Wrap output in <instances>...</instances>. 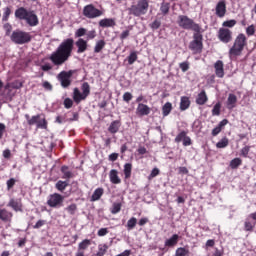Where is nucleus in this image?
<instances>
[{
    "mask_svg": "<svg viewBox=\"0 0 256 256\" xmlns=\"http://www.w3.org/2000/svg\"><path fill=\"white\" fill-rule=\"evenodd\" d=\"M75 47V40L73 38H67L63 40L54 52L49 56V60L55 67H61L64 63H67L73 55V49Z\"/></svg>",
    "mask_w": 256,
    "mask_h": 256,
    "instance_id": "nucleus-1",
    "label": "nucleus"
},
{
    "mask_svg": "<svg viewBox=\"0 0 256 256\" xmlns=\"http://www.w3.org/2000/svg\"><path fill=\"white\" fill-rule=\"evenodd\" d=\"M245 45H247V37H245V34H239L236 37L233 46L229 50V58L231 61H235L237 60V57H241V55H243Z\"/></svg>",
    "mask_w": 256,
    "mask_h": 256,
    "instance_id": "nucleus-2",
    "label": "nucleus"
},
{
    "mask_svg": "<svg viewBox=\"0 0 256 256\" xmlns=\"http://www.w3.org/2000/svg\"><path fill=\"white\" fill-rule=\"evenodd\" d=\"M177 24L181 29H185L186 31H193L194 33H199L203 29L201 25L197 24L187 15H179Z\"/></svg>",
    "mask_w": 256,
    "mask_h": 256,
    "instance_id": "nucleus-3",
    "label": "nucleus"
},
{
    "mask_svg": "<svg viewBox=\"0 0 256 256\" xmlns=\"http://www.w3.org/2000/svg\"><path fill=\"white\" fill-rule=\"evenodd\" d=\"M31 39H33L31 34L22 30H15L10 35V40L15 45H26L27 43H31Z\"/></svg>",
    "mask_w": 256,
    "mask_h": 256,
    "instance_id": "nucleus-4",
    "label": "nucleus"
},
{
    "mask_svg": "<svg viewBox=\"0 0 256 256\" xmlns=\"http://www.w3.org/2000/svg\"><path fill=\"white\" fill-rule=\"evenodd\" d=\"M189 49L194 55L202 53L203 51V28L200 32H194L193 40L189 44Z\"/></svg>",
    "mask_w": 256,
    "mask_h": 256,
    "instance_id": "nucleus-5",
    "label": "nucleus"
},
{
    "mask_svg": "<svg viewBox=\"0 0 256 256\" xmlns=\"http://www.w3.org/2000/svg\"><path fill=\"white\" fill-rule=\"evenodd\" d=\"M129 15H134V17H141V15H146L149 11V1L148 0H138L136 5H132L128 8Z\"/></svg>",
    "mask_w": 256,
    "mask_h": 256,
    "instance_id": "nucleus-6",
    "label": "nucleus"
},
{
    "mask_svg": "<svg viewBox=\"0 0 256 256\" xmlns=\"http://www.w3.org/2000/svg\"><path fill=\"white\" fill-rule=\"evenodd\" d=\"M82 14L86 19H97L103 15V11L97 9L93 4H88L84 6Z\"/></svg>",
    "mask_w": 256,
    "mask_h": 256,
    "instance_id": "nucleus-7",
    "label": "nucleus"
},
{
    "mask_svg": "<svg viewBox=\"0 0 256 256\" xmlns=\"http://www.w3.org/2000/svg\"><path fill=\"white\" fill-rule=\"evenodd\" d=\"M64 197L59 193L51 194L47 200V205L57 209L63 205Z\"/></svg>",
    "mask_w": 256,
    "mask_h": 256,
    "instance_id": "nucleus-8",
    "label": "nucleus"
},
{
    "mask_svg": "<svg viewBox=\"0 0 256 256\" xmlns=\"http://www.w3.org/2000/svg\"><path fill=\"white\" fill-rule=\"evenodd\" d=\"M71 77H73V70L62 71L58 74L57 79L60 81L61 86L67 89L71 85Z\"/></svg>",
    "mask_w": 256,
    "mask_h": 256,
    "instance_id": "nucleus-9",
    "label": "nucleus"
},
{
    "mask_svg": "<svg viewBox=\"0 0 256 256\" xmlns=\"http://www.w3.org/2000/svg\"><path fill=\"white\" fill-rule=\"evenodd\" d=\"M218 39H220L222 43H230L233 39V32L227 28H220L218 31Z\"/></svg>",
    "mask_w": 256,
    "mask_h": 256,
    "instance_id": "nucleus-10",
    "label": "nucleus"
},
{
    "mask_svg": "<svg viewBox=\"0 0 256 256\" xmlns=\"http://www.w3.org/2000/svg\"><path fill=\"white\" fill-rule=\"evenodd\" d=\"M215 11V15L222 19V17H224L227 14V2L225 0L219 1L216 4Z\"/></svg>",
    "mask_w": 256,
    "mask_h": 256,
    "instance_id": "nucleus-11",
    "label": "nucleus"
},
{
    "mask_svg": "<svg viewBox=\"0 0 256 256\" xmlns=\"http://www.w3.org/2000/svg\"><path fill=\"white\" fill-rule=\"evenodd\" d=\"M151 113V108L147 106L146 104L139 103L136 108V115L138 117H145Z\"/></svg>",
    "mask_w": 256,
    "mask_h": 256,
    "instance_id": "nucleus-12",
    "label": "nucleus"
},
{
    "mask_svg": "<svg viewBox=\"0 0 256 256\" xmlns=\"http://www.w3.org/2000/svg\"><path fill=\"white\" fill-rule=\"evenodd\" d=\"M25 21L28 23V25H30V27H36V25H39V18L33 11L28 12V16L26 17Z\"/></svg>",
    "mask_w": 256,
    "mask_h": 256,
    "instance_id": "nucleus-13",
    "label": "nucleus"
},
{
    "mask_svg": "<svg viewBox=\"0 0 256 256\" xmlns=\"http://www.w3.org/2000/svg\"><path fill=\"white\" fill-rule=\"evenodd\" d=\"M223 67H224L223 61L221 60H217L214 64L216 76L219 77L220 79H223V77H225V70Z\"/></svg>",
    "mask_w": 256,
    "mask_h": 256,
    "instance_id": "nucleus-14",
    "label": "nucleus"
},
{
    "mask_svg": "<svg viewBox=\"0 0 256 256\" xmlns=\"http://www.w3.org/2000/svg\"><path fill=\"white\" fill-rule=\"evenodd\" d=\"M7 207H11V209H13L16 212L23 211V204L19 199L11 198L9 203L7 204Z\"/></svg>",
    "mask_w": 256,
    "mask_h": 256,
    "instance_id": "nucleus-15",
    "label": "nucleus"
},
{
    "mask_svg": "<svg viewBox=\"0 0 256 256\" xmlns=\"http://www.w3.org/2000/svg\"><path fill=\"white\" fill-rule=\"evenodd\" d=\"M11 219H13V213L9 212L7 209H0V220L4 223L11 222Z\"/></svg>",
    "mask_w": 256,
    "mask_h": 256,
    "instance_id": "nucleus-16",
    "label": "nucleus"
},
{
    "mask_svg": "<svg viewBox=\"0 0 256 256\" xmlns=\"http://www.w3.org/2000/svg\"><path fill=\"white\" fill-rule=\"evenodd\" d=\"M28 15L29 11H27V9H25L24 7H20L15 11L16 19H20L21 21H25Z\"/></svg>",
    "mask_w": 256,
    "mask_h": 256,
    "instance_id": "nucleus-17",
    "label": "nucleus"
},
{
    "mask_svg": "<svg viewBox=\"0 0 256 256\" xmlns=\"http://www.w3.org/2000/svg\"><path fill=\"white\" fill-rule=\"evenodd\" d=\"M229 123V120L223 119L222 121L219 122V124L212 130V136L217 137L218 134L221 133L223 130V127Z\"/></svg>",
    "mask_w": 256,
    "mask_h": 256,
    "instance_id": "nucleus-18",
    "label": "nucleus"
},
{
    "mask_svg": "<svg viewBox=\"0 0 256 256\" xmlns=\"http://www.w3.org/2000/svg\"><path fill=\"white\" fill-rule=\"evenodd\" d=\"M77 49V53H85L87 51V40L80 38L75 43Z\"/></svg>",
    "mask_w": 256,
    "mask_h": 256,
    "instance_id": "nucleus-19",
    "label": "nucleus"
},
{
    "mask_svg": "<svg viewBox=\"0 0 256 256\" xmlns=\"http://www.w3.org/2000/svg\"><path fill=\"white\" fill-rule=\"evenodd\" d=\"M109 179L113 185H119L121 183V178H119V172L115 169H112L109 173Z\"/></svg>",
    "mask_w": 256,
    "mask_h": 256,
    "instance_id": "nucleus-20",
    "label": "nucleus"
},
{
    "mask_svg": "<svg viewBox=\"0 0 256 256\" xmlns=\"http://www.w3.org/2000/svg\"><path fill=\"white\" fill-rule=\"evenodd\" d=\"M226 105L227 109H235L237 105V96L235 94H229Z\"/></svg>",
    "mask_w": 256,
    "mask_h": 256,
    "instance_id": "nucleus-21",
    "label": "nucleus"
},
{
    "mask_svg": "<svg viewBox=\"0 0 256 256\" xmlns=\"http://www.w3.org/2000/svg\"><path fill=\"white\" fill-rule=\"evenodd\" d=\"M84 95V93H81V91H79V88H74L73 99L75 103H81V101H85V99H87V96Z\"/></svg>",
    "mask_w": 256,
    "mask_h": 256,
    "instance_id": "nucleus-22",
    "label": "nucleus"
},
{
    "mask_svg": "<svg viewBox=\"0 0 256 256\" xmlns=\"http://www.w3.org/2000/svg\"><path fill=\"white\" fill-rule=\"evenodd\" d=\"M190 106H191V100H189V97L182 96L180 100V110L187 111V109H189Z\"/></svg>",
    "mask_w": 256,
    "mask_h": 256,
    "instance_id": "nucleus-23",
    "label": "nucleus"
},
{
    "mask_svg": "<svg viewBox=\"0 0 256 256\" xmlns=\"http://www.w3.org/2000/svg\"><path fill=\"white\" fill-rule=\"evenodd\" d=\"M116 23L113 18H105L99 21V27H115Z\"/></svg>",
    "mask_w": 256,
    "mask_h": 256,
    "instance_id": "nucleus-24",
    "label": "nucleus"
},
{
    "mask_svg": "<svg viewBox=\"0 0 256 256\" xmlns=\"http://www.w3.org/2000/svg\"><path fill=\"white\" fill-rule=\"evenodd\" d=\"M207 93L205 90H202L199 94L198 97L196 98V103L197 105H205L208 101Z\"/></svg>",
    "mask_w": 256,
    "mask_h": 256,
    "instance_id": "nucleus-25",
    "label": "nucleus"
},
{
    "mask_svg": "<svg viewBox=\"0 0 256 256\" xmlns=\"http://www.w3.org/2000/svg\"><path fill=\"white\" fill-rule=\"evenodd\" d=\"M179 243V235L174 234L171 238L165 241V247H175Z\"/></svg>",
    "mask_w": 256,
    "mask_h": 256,
    "instance_id": "nucleus-26",
    "label": "nucleus"
},
{
    "mask_svg": "<svg viewBox=\"0 0 256 256\" xmlns=\"http://www.w3.org/2000/svg\"><path fill=\"white\" fill-rule=\"evenodd\" d=\"M104 193H105V190L103 188H97L91 196V201H99V199L103 197Z\"/></svg>",
    "mask_w": 256,
    "mask_h": 256,
    "instance_id": "nucleus-27",
    "label": "nucleus"
},
{
    "mask_svg": "<svg viewBox=\"0 0 256 256\" xmlns=\"http://www.w3.org/2000/svg\"><path fill=\"white\" fill-rule=\"evenodd\" d=\"M119 127H121V122L119 120L113 121L108 127L109 133H117L119 131Z\"/></svg>",
    "mask_w": 256,
    "mask_h": 256,
    "instance_id": "nucleus-28",
    "label": "nucleus"
},
{
    "mask_svg": "<svg viewBox=\"0 0 256 256\" xmlns=\"http://www.w3.org/2000/svg\"><path fill=\"white\" fill-rule=\"evenodd\" d=\"M55 187H56L57 191H60L61 193H63V191H65L67 189V187H69V182L68 181L59 180L55 184Z\"/></svg>",
    "mask_w": 256,
    "mask_h": 256,
    "instance_id": "nucleus-29",
    "label": "nucleus"
},
{
    "mask_svg": "<svg viewBox=\"0 0 256 256\" xmlns=\"http://www.w3.org/2000/svg\"><path fill=\"white\" fill-rule=\"evenodd\" d=\"M61 173L63 174L62 179H72L73 172L69 171V166H62Z\"/></svg>",
    "mask_w": 256,
    "mask_h": 256,
    "instance_id": "nucleus-30",
    "label": "nucleus"
},
{
    "mask_svg": "<svg viewBox=\"0 0 256 256\" xmlns=\"http://www.w3.org/2000/svg\"><path fill=\"white\" fill-rule=\"evenodd\" d=\"M173 110V104L171 102H166L162 107V115L163 117H167L169 113Z\"/></svg>",
    "mask_w": 256,
    "mask_h": 256,
    "instance_id": "nucleus-31",
    "label": "nucleus"
},
{
    "mask_svg": "<svg viewBox=\"0 0 256 256\" xmlns=\"http://www.w3.org/2000/svg\"><path fill=\"white\" fill-rule=\"evenodd\" d=\"M105 40H99L96 42V45L94 47V53H101L103 49H105Z\"/></svg>",
    "mask_w": 256,
    "mask_h": 256,
    "instance_id": "nucleus-32",
    "label": "nucleus"
},
{
    "mask_svg": "<svg viewBox=\"0 0 256 256\" xmlns=\"http://www.w3.org/2000/svg\"><path fill=\"white\" fill-rule=\"evenodd\" d=\"M133 170V165L131 163H126L124 165V175L125 179H129L131 177V171Z\"/></svg>",
    "mask_w": 256,
    "mask_h": 256,
    "instance_id": "nucleus-33",
    "label": "nucleus"
},
{
    "mask_svg": "<svg viewBox=\"0 0 256 256\" xmlns=\"http://www.w3.org/2000/svg\"><path fill=\"white\" fill-rule=\"evenodd\" d=\"M89 245H91V240L85 239V240H83L82 242L79 243L78 249L80 251H85V249L89 248Z\"/></svg>",
    "mask_w": 256,
    "mask_h": 256,
    "instance_id": "nucleus-34",
    "label": "nucleus"
},
{
    "mask_svg": "<svg viewBox=\"0 0 256 256\" xmlns=\"http://www.w3.org/2000/svg\"><path fill=\"white\" fill-rule=\"evenodd\" d=\"M82 94H84V97H89V93H91V86L87 82H84L81 86Z\"/></svg>",
    "mask_w": 256,
    "mask_h": 256,
    "instance_id": "nucleus-35",
    "label": "nucleus"
},
{
    "mask_svg": "<svg viewBox=\"0 0 256 256\" xmlns=\"http://www.w3.org/2000/svg\"><path fill=\"white\" fill-rule=\"evenodd\" d=\"M227 145H229V139H227V137H224L216 144V147L217 149H225Z\"/></svg>",
    "mask_w": 256,
    "mask_h": 256,
    "instance_id": "nucleus-36",
    "label": "nucleus"
},
{
    "mask_svg": "<svg viewBox=\"0 0 256 256\" xmlns=\"http://www.w3.org/2000/svg\"><path fill=\"white\" fill-rule=\"evenodd\" d=\"M136 225H137V218L132 217L128 220L126 227L128 231H131V229H135Z\"/></svg>",
    "mask_w": 256,
    "mask_h": 256,
    "instance_id": "nucleus-37",
    "label": "nucleus"
},
{
    "mask_svg": "<svg viewBox=\"0 0 256 256\" xmlns=\"http://www.w3.org/2000/svg\"><path fill=\"white\" fill-rule=\"evenodd\" d=\"M189 255V249L185 247H180L176 249L175 256H188Z\"/></svg>",
    "mask_w": 256,
    "mask_h": 256,
    "instance_id": "nucleus-38",
    "label": "nucleus"
},
{
    "mask_svg": "<svg viewBox=\"0 0 256 256\" xmlns=\"http://www.w3.org/2000/svg\"><path fill=\"white\" fill-rule=\"evenodd\" d=\"M107 249H109V247L106 244L99 245L98 252H97L96 256H104L105 253H107Z\"/></svg>",
    "mask_w": 256,
    "mask_h": 256,
    "instance_id": "nucleus-39",
    "label": "nucleus"
},
{
    "mask_svg": "<svg viewBox=\"0 0 256 256\" xmlns=\"http://www.w3.org/2000/svg\"><path fill=\"white\" fill-rule=\"evenodd\" d=\"M212 115L213 116H219L221 115V102H218L214 105L212 109Z\"/></svg>",
    "mask_w": 256,
    "mask_h": 256,
    "instance_id": "nucleus-40",
    "label": "nucleus"
},
{
    "mask_svg": "<svg viewBox=\"0 0 256 256\" xmlns=\"http://www.w3.org/2000/svg\"><path fill=\"white\" fill-rule=\"evenodd\" d=\"M36 126L38 129H47V120L39 118Z\"/></svg>",
    "mask_w": 256,
    "mask_h": 256,
    "instance_id": "nucleus-41",
    "label": "nucleus"
},
{
    "mask_svg": "<svg viewBox=\"0 0 256 256\" xmlns=\"http://www.w3.org/2000/svg\"><path fill=\"white\" fill-rule=\"evenodd\" d=\"M187 137V131H181L176 137H175V143H181L185 138Z\"/></svg>",
    "mask_w": 256,
    "mask_h": 256,
    "instance_id": "nucleus-42",
    "label": "nucleus"
},
{
    "mask_svg": "<svg viewBox=\"0 0 256 256\" xmlns=\"http://www.w3.org/2000/svg\"><path fill=\"white\" fill-rule=\"evenodd\" d=\"M11 15V8L6 7L4 8L3 16H2V21L7 22L9 21V16Z\"/></svg>",
    "mask_w": 256,
    "mask_h": 256,
    "instance_id": "nucleus-43",
    "label": "nucleus"
},
{
    "mask_svg": "<svg viewBox=\"0 0 256 256\" xmlns=\"http://www.w3.org/2000/svg\"><path fill=\"white\" fill-rule=\"evenodd\" d=\"M239 165H241V158H234L230 162L231 169H237V167H239Z\"/></svg>",
    "mask_w": 256,
    "mask_h": 256,
    "instance_id": "nucleus-44",
    "label": "nucleus"
},
{
    "mask_svg": "<svg viewBox=\"0 0 256 256\" xmlns=\"http://www.w3.org/2000/svg\"><path fill=\"white\" fill-rule=\"evenodd\" d=\"M129 65H133L137 61V52H131L127 57Z\"/></svg>",
    "mask_w": 256,
    "mask_h": 256,
    "instance_id": "nucleus-45",
    "label": "nucleus"
},
{
    "mask_svg": "<svg viewBox=\"0 0 256 256\" xmlns=\"http://www.w3.org/2000/svg\"><path fill=\"white\" fill-rule=\"evenodd\" d=\"M95 37H97V31L95 30H90V31H86V39L87 41H91V39H95Z\"/></svg>",
    "mask_w": 256,
    "mask_h": 256,
    "instance_id": "nucleus-46",
    "label": "nucleus"
},
{
    "mask_svg": "<svg viewBox=\"0 0 256 256\" xmlns=\"http://www.w3.org/2000/svg\"><path fill=\"white\" fill-rule=\"evenodd\" d=\"M66 210L69 215H75V212L77 211V204H70L68 207H66Z\"/></svg>",
    "mask_w": 256,
    "mask_h": 256,
    "instance_id": "nucleus-47",
    "label": "nucleus"
},
{
    "mask_svg": "<svg viewBox=\"0 0 256 256\" xmlns=\"http://www.w3.org/2000/svg\"><path fill=\"white\" fill-rule=\"evenodd\" d=\"M39 119H41V115L32 116L30 120H28V125H37Z\"/></svg>",
    "mask_w": 256,
    "mask_h": 256,
    "instance_id": "nucleus-48",
    "label": "nucleus"
},
{
    "mask_svg": "<svg viewBox=\"0 0 256 256\" xmlns=\"http://www.w3.org/2000/svg\"><path fill=\"white\" fill-rule=\"evenodd\" d=\"M160 11L163 13V15H167L169 13V3H162Z\"/></svg>",
    "mask_w": 256,
    "mask_h": 256,
    "instance_id": "nucleus-49",
    "label": "nucleus"
},
{
    "mask_svg": "<svg viewBox=\"0 0 256 256\" xmlns=\"http://www.w3.org/2000/svg\"><path fill=\"white\" fill-rule=\"evenodd\" d=\"M254 227H255V224L251 223L249 220L245 221V223H244L245 231H253Z\"/></svg>",
    "mask_w": 256,
    "mask_h": 256,
    "instance_id": "nucleus-50",
    "label": "nucleus"
},
{
    "mask_svg": "<svg viewBox=\"0 0 256 256\" xmlns=\"http://www.w3.org/2000/svg\"><path fill=\"white\" fill-rule=\"evenodd\" d=\"M84 35H87V29L85 28H79L75 32V37H84Z\"/></svg>",
    "mask_w": 256,
    "mask_h": 256,
    "instance_id": "nucleus-51",
    "label": "nucleus"
},
{
    "mask_svg": "<svg viewBox=\"0 0 256 256\" xmlns=\"http://www.w3.org/2000/svg\"><path fill=\"white\" fill-rule=\"evenodd\" d=\"M179 67L183 73H187V71H189V62H182L179 64Z\"/></svg>",
    "mask_w": 256,
    "mask_h": 256,
    "instance_id": "nucleus-52",
    "label": "nucleus"
},
{
    "mask_svg": "<svg viewBox=\"0 0 256 256\" xmlns=\"http://www.w3.org/2000/svg\"><path fill=\"white\" fill-rule=\"evenodd\" d=\"M223 27H235V25H237V21L236 20H227L223 22Z\"/></svg>",
    "mask_w": 256,
    "mask_h": 256,
    "instance_id": "nucleus-53",
    "label": "nucleus"
},
{
    "mask_svg": "<svg viewBox=\"0 0 256 256\" xmlns=\"http://www.w3.org/2000/svg\"><path fill=\"white\" fill-rule=\"evenodd\" d=\"M4 30L6 31V36L9 37L11 35V31H13V26L11 24L6 23L3 25Z\"/></svg>",
    "mask_w": 256,
    "mask_h": 256,
    "instance_id": "nucleus-54",
    "label": "nucleus"
},
{
    "mask_svg": "<svg viewBox=\"0 0 256 256\" xmlns=\"http://www.w3.org/2000/svg\"><path fill=\"white\" fill-rule=\"evenodd\" d=\"M159 27H161V21L159 20H154L153 23L150 24V28L153 31H156V29H159Z\"/></svg>",
    "mask_w": 256,
    "mask_h": 256,
    "instance_id": "nucleus-55",
    "label": "nucleus"
},
{
    "mask_svg": "<svg viewBox=\"0 0 256 256\" xmlns=\"http://www.w3.org/2000/svg\"><path fill=\"white\" fill-rule=\"evenodd\" d=\"M15 183H16L15 178H11V179H9V180L6 182L8 191H10V189H13V187H15Z\"/></svg>",
    "mask_w": 256,
    "mask_h": 256,
    "instance_id": "nucleus-56",
    "label": "nucleus"
},
{
    "mask_svg": "<svg viewBox=\"0 0 256 256\" xmlns=\"http://www.w3.org/2000/svg\"><path fill=\"white\" fill-rule=\"evenodd\" d=\"M133 99V94H131V92H126L123 95V101H125V103H129V101H131Z\"/></svg>",
    "mask_w": 256,
    "mask_h": 256,
    "instance_id": "nucleus-57",
    "label": "nucleus"
},
{
    "mask_svg": "<svg viewBox=\"0 0 256 256\" xmlns=\"http://www.w3.org/2000/svg\"><path fill=\"white\" fill-rule=\"evenodd\" d=\"M119 211H121V205L119 203L113 204L111 213H113V215H115V214L119 213Z\"/></svg>",
    "mask_w": 256,
    "mask_h": 256,
    "instance_id": "nucleus-58",
    "label": "nucleus"
},
{
    "mask_svg": "<svg viewBox=\"0 0 256 256\" xmlns=\"http://www.w3.org/2000/svg\"><path fill=\"white\" fill-rule=\"evenodd\" d=\"M246 33L249 37H251V35H255V26L254 25H250L246 28Z\"/></svg>",
    "mask_w": 256,
    "mask_h": 256,
    "instance_id": "nucleus-59",
    "label": "nucleus"
},
{
    "mask_svg": "<svg viewBox=\"0 0 256 256\" xmlns=\"http://www.w3.org/2000/svg\"><path fill=\"white\" fill-rule=\"evenodd\" d=\"M109 233V229L107 228H101L98 230L97 235L98 237H105Z\"/></svg>",
    "mask_w": 256,
    "mask_h": 256,
    "instance_id": "nucleus-60",
    "label": "nucleus"
},
{
    "mask_svg": "<svg viewBox=\"0 0 256 256\" xmlns=\"http://www.w3.org/2000/svg\"><path fill=\"white\" fill-rule=\"evenodd\" d=\"M64 106L66 109H71L73 107V100H71V98H66L64 100Z\"/></svg>",
    "mask_w": 256,
    "mask_h": 256,
    "instance_id": "nucleus-61",
    "label": "nucleus"
},
{
    "mask_svg": "<svg viewBox=\"0 0 256 256\" xmlns=\"http://www.w3.org/2000/svg\"><path fill=\"white\" fill-rule=\"evenodd\" d=\"M182 143L184 147H189L190 145H193V141L191 140V137L186 136L185 139L182 140Z\"/></svg>",
    "mask_w": 256,
    "mask_h": 256,
    "instance_id": "nucleus-62",
    "label": "nucleus"
},
{
    "mask_svg": "<svg viewBox=\"0 0 256 256\" xmlns=\"http://www.w3.org/2000/svg\"><path fill=\"white\" fill-rule=\"evenodd\" d=\"M250 149H251V147L245 146V147L242 148V150H241V155H242L243 157H247V155H249Z\"/></svg>",
    "mask_w": 256,
    "mask_h": 256,
    "instance_id": "nucleus-63",
    "label": "nucleus"
},
{
    "mask_svg": "<svg viewBox=\"0 0 256 256\" xmlns=\"http://www.w3.org/2000/svg\"><path fill=\"white\" fill-rule=\"evenodd\" d=\"M129 35H130L129 30H125V31H123V32L120 34V39L123 41V40L127 39V37H129Z\"/></svg>",
    "mask_w": 256,
    "mask_h": 256,
    "instance_id": "nucleus-64",
    "label": "nucleus"
}]
</instances>
